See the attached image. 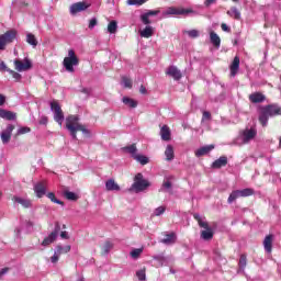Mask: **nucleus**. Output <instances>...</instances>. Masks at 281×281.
<instances>
[{
    "label": "nucleus",
    "instance_id": "f257e3e1",
    "mask_svg": "<svg viewBox=\"0 0 281 281\" xmlns=\"http://www.w3.org/2000/svg\"><path fill=\"white\" fill-rule=\"evenodd\" d=\"M78 122H80V117L78 115H68L66 117V128L69 131L72 139H78V131H81L83 135H90L89 130H87L85 125L79 124Z\"/></svg>",
    "mask_w": 281,
    "mask_h": 281
},
{
    "label": "nucleus",
    "instance_id": "f03ea898",
    "mask_svg": "<svg viewBox=\"0 0 281 281\" xmlns=\"http://www.w3.org/2000/svg\"><path fill=\"white\" fill-rule=\"evenodd\" d=\"M258 135L256 127L246 128L239 132L238 136L233 140L234 146H245Z\"/></svg>",
    "mask_w": 281,
    "mask_h": 281
},
{
    "label": "nucleus",
    "instance_id": "7ed1b4c3",
    "mask_svg": "<svg viewBox=\"0 0 281 281\" xmlns=\"http://www.w3.org/2000/svg\"><path fill=\"white\" fill-rule=\"evenodd\" d=\"M63 65L69 74H74L76 71L74 67H78V65H80V59L76 55V50H68V56L64 58Z\"/></svg>",
    "mask_w": 281,
    "mask_h": 281
},
{
    "label": "nucleus",
    "instance_id": "20e7f679",
    "mask_svg": "<svg viewBox=\"0 0 281 281\" xmlns=\"http://www.w3.org/2000/svg\"><path fill=\"white\" fill-rule=\"evenodd\" d=\"M147 188H150V182L144 179V175L137 173L134 178V183L130 188V192H144Z\"/></svg>",
    "mask_w": 281,
    "mask_h": 281
},
{
    "label": "nucleus",
    "instance_id": "39448f33",
    "mask_svg": "<svg viewBox=\"0 0 281 281\" xmlns=\"http://www.w3.org/2000/svg\"><path fill=\"white\" fill-rule=\"evenodd\" d=\"M50 111L54 113L55 122H57L59 126H63V122H65V114L63 113L60 104H58L56 101L50 102Z\"/></svg>",
    "mask_w": 281,
    "mask_h": 281
},
{
    "label": "nucleus",
    "instance_id": "423d86ee",
    "mask_svg": "<svg viewBox=\"0 0 281 281\" xmlns=\"http://www.w3.org/2000/svg\"><path fill=\"white\" fill-rule=\"evenodd\" d=\"M16 38V31L10 30L7 31L4 34L0 35V49H5V45H10V43H14Z\"/></svg>",
    "mask_w": 281,
    "mask_h": 281
},
{
    "label": "nucleus",
    "instance_id": "0eeeda50",
    "mask_svg": "<svg viewBox=\"0 0 281 281\" xmlns=\"http://www.w3.org/2000/svg\"><path fill=\"white\" fill-rule=\"evenodd\" d=\"M190 12L192 11L188 9L170 7L165 12H162V16L165 18L179 16V15L183 16L186 14H190Z\"/></svg>",
    "mask_w": 281,
    "mask_h": 281
},
{
    "label": "nucleus",
    "instance_id": "6e6552de",
    "mask_svg": "<svg viewBox=\"0 0 281 281\" xmlns=\"http://www.w3.org/2000/svg\"><path fill=\"white\" fill-rule=\"evenodd\" d=\"M60 234V224H56L54 231L42 241V247H49Z\"/></svg>",
    "mask_w": 281,
    "mask_h": 281
},
{
    "label": "nucleus",
    "instance_id": "1a4fd4ad",
    "mask_svg": "<svg viewBox=\"0 0 281 281\" xmlns=\"http://www.w3.org/2000/svg\"><path fill=\"white\" fill-rule=\"evenodd\" d=\"M33 190L37 199H43L45 194H47V184H45L43 181L36 182L33 186Z\"/></svg>",
    "mask_w": 281,
    "mask_h": 281
},
{
    "label": "nucleus",
    "instance_id": "9d476101",
    "mask_svg": "<svg viewBox=\"0 0 281 281\" xmlns=\"http://www.w3.org/2000/svg\"><path fill=\"white\" fill-rule=\"evenodd\" d=\"M16 71H27L32 67V61L27 58L24 61L15 59L14 60Z\"/></svg>",
    "mask_w": 281,
    "mask_h": 281
},
{
    "label": "nucleus",
    "instance_id": "9b49d317",
    "mask_svg": "<svg viewBox=\"0 0 281 281\" xmlns=\"http://www.w3.org/2000/svg\"><path fill=\"white\" fill-rule=\"evenodd\" d=\"M12 131H14V125L9 124L5 130H3L0 134L2 139V144H9L10 139H12Z\"/></svg>",
    "mask_w": 281,
    "mask_h": 281
},
{
    "label": "nucleus",
    "instance_id": "f8f14e48",
    "mask_svg": "<svg viewBox=\"0 0 281 281\" xmlns=\"http://www.w3.org/2000/svg\"><path fill=\"white\" fill-rule=\"evenodd\" d=\"M159 10H149L140 15V21L144 25H150V16H157Z\"/></svg>",
    "mask_w": 281,
    "mask_h": 281
},
{
    "label": "nucleus",
    "instance_id": "ddd939ff",
    "mask_svg": "<svg viewBox=\"0 0 281 281\" xmlns=\"http://www.w3.org/2000/svg\"><path fill=\"white\" fill-rule=\"evenodd\" d=\"M89 8L87 2H76L70 7V14H78V12H85Z\"/></svg>",
    "mask_w": 281,
    "mask_h": 281
},
{
    "label": "nucleus",
    "instance_id": "4468645a",
    "mask_svg": "<svg viewBox=\"0 0 281 281\" xmlns=\"http://www.w3.org/2000/svg\"><path fill=\"white\" fill-rule=\"evenodd\" d=\"M167 76H170L171 78H173V80H181L182 78V74L181 70H179V68H177V66H170L167 71H166Z\"/></svg>",
    "mask_w": 281,
    "mask_h": 281
},
{
    "label": "nucleus",
    "instance_id": "2eb2a0df",
    "mask_svg": "<svg viewBox=\"0 0 281 281\" xmlns=\"http://www.w3.org/2000/svg\"><path fill=\"white\" fill-rule=\"evenodd\" d=\"M262 110L270 116L273 117V115H280L281 114V108L272 104V105H266L262 108Z\"/></svg>",
    "mask_w": 281,
    "mask_h": 281
},
{
    "label": "nucleus",
    "instance_id": "dca6fc26",
    "mask_svg": "<svg viewBox=\"0 0 281 281\" xmlns=\"http://www.w3.org/2000/svg\"><path fill=\"white\" fill-rule=\"evenodd\" d=\"M225 166H227V156H221L218 159L213 161L211 168L220 170V168H225Z\"/></svg>",
    "mask_w": 281,
    "mask_h": 281
},
{
    "label": "nucleus",
    "instance_id": "f3484780",
    "mask_svg": "<svg viewBox=\"0 0 281 281\" xmlns=\"http://www.w3.org/2000/svg\"><path fill=\"white\" fill-rule=\"evenodd\" d=\"M263 249L267 254L273 250V235H267L263 239Z\"/></svg>",
    "mask_w": 281,
    "mask_h": 281
},
{
    "label": "nucleus",
    "instance_id": "a211bd4d",
    "mask_svg": "<svg viewBox=\"0 0 281 281\" xmlns=\"http://www.w3.org/2000/svg\"><path fill=\"white\" fill-rule=\"evenodd\" d=\"M231 69V76L234 78L236 74H238V69H240V58L238 56H235L233 59V63L229 66Z\"/></svg>",
    "mask_w": 281,
    "mask_h": 281
},
{
    "label": "nucleus",
    "instance_id": "6ab92c4d",
    "mask_svg": "<svg viewBox=\"0 0 281 281\" xmlns=\"http://www.w3.org/2000/svg\"><path fill=\"white\" fill-rule=\"evenodd\" d=\"M105 190L108 192H120L121 188H120V184H117V182H115V180L109 179L105 182Z\"/></svg>",
    "mask_w": 281,
    "mask_h": 281
},
{
    "label": "nucleus",
    "instance_id": "aec40b11",
    "mask_svg": "<svg viewBox=\"0 0 281 281\" xmlns=\"http://www.w3.org/2000/svg\"><path fill=\"white\" fill-rule=\"evenodd\" d=\"M249 100L252 102V104H260L261 102H265L267 98L260 92H254L249 95Z\"/></svg>",
    "mask_w": 281,
    "mask_h": 281
},
{
    "label": "nucleus",
    "instance_id": "412c9836",
    "mask_svg": "<svg viewBox=\"0 0 281 281\" xmlns=\"http://www.w3.org/2000/svg\"><path fill=\"white\" fill-rule=\"evenodd\" d=\"M212 150H214V145H206L200 147L198 150H195V157H203L204 155H209V153H212Z\"/></svg>",
    "mask_w": 281,
    "mask_h": 281
},
{
    "label": "nucleus",
    "instance_id": "4be33fe9",
    "mask_svg": "<svg viewBox=\"0 0 281 281\" xmlns=\"http://www.w3.org/2000/svg\"><path fill=\"white\" fill-rule=\"evenodd\" d=\"M12 200L14 201V203H19L20 205H22V207H25V209L32 207V200L30 199L13 196Z\"/></svg>",
    "mask_w": 281,
    "mask_h": 281
},
{
    "label": "nucleus",
    "instance_id": "5701e85b",
    "mask_svg": "<svg viewBox=\"0 0 281 281\" xmlns=\"http://www.w3.org/2000/svg\"><path fill=\"white\" fill-rule=\"evenodd\" d=\"M160 243H162V245H175V243H177V234H167L166 237L160 240Z\"/></svg>",
    "mask_w": 281,
    "mask_h": 281
},
{
    "label": "nucleus",
    "instance_id": "b1692460",
    "mask_svg": "<svg viewBox=\"0 0 281 281\" xmlns=\"http://www.w3.org/2000/svg\"><path fill=\"white\" fill-rule=\"evenodd\" d=\"M0 117H2V120H9V121L16 120V113L0 109Z\"/></svg>",
    "mask_w": 281,
    "mask_h": 281
},
{
    "label": "nucleus",
    "instance_id": "393cba45",
    "mask_svg": "<svg viewBox=\"0 0 281 281\" xmlns=\"http://www.w3.org/2000/svg\"><path fill=\"white\" fill-rule=\"evenodd\" d=\"M226 14L228 16H231L232 19H235V21H240L241 15H240V11L238 10V8L236 7H232Z\"/></svg>",
    "mask_w": 281,
    "mask_h": 281
},
{
    "label": "nucleus",
    "instance_id": "a878e982",
    "mask_svg": "<svg viewBox=\"0 0 281 281\" xmlns=\"http://www.w3.org/2000/svg\"><path fill=\"white\" fill-rule=\"evenodd\" d=\"M170 127L168 125H164L160 130V137L164 142H170Z\"/></svg>",
    "mask_w": 281,
    "mask_h": 281
},
{
    "label": "nucleus",
    "instance_id": "bb28decb",
    "mask_svg": "<svg viewBox=\"0 0 281 281\" xmlns=\"http://www.w3.org/2000/svg\"><path fill=\"white\" fill-rule=\"evenodd\" d=\"M210 41H211L212 45H214L216 47V49H218V47H221V37L218 36V34H216V32L212 31L210 33Z\"/></svg>",
    "mask_w": 281,
    "mask_h": 281
},
{
    "label": "nucleus",
    "instance_id": "cd10ccee",
    "mask_svg": "<svg viewBox=\"0 0 281 281\" xmlns=\"http://www.w3.org/2000/svg\"><path fill=\"white\" fill-rule=\"evenodd\" d=\"M155 29L153 26L147 25L143 31H140L142 38H150V36H154Z\"/></svg>",
    "mask_w": 281,
    "mask_h": 281
},
{
    "label": "nucleus",
    "instance_id": "c85d7f7f",
    "mask_svg": "<svg viewBox=\"0 0 281 281\" xmlns=\"http://www.w3.org/2000/svg\"><path fill=\"white\" fill-rule=\"evenodd\" d=\"M201 238L202 240H212V238H214V231H212V227H209V228H205V231H202Z\"/></svg>",
    "mask_w": 281,
    "mask_h": 281
},
{
    "label": "nucleus",
    "instance_id": "c756f323",
    "mask_svg": "<svg viewBox=\"0 0 281 281\" xmlns=\"http://www.w3.org/2000/svg\"><path fill=\"white\" fill-rule=\"evenodd\" d=\"M269 114L263 110V108L261 109L260 113H259V122L262 126H267V124H269Z\"/></svg>",
    "mask_w": 281,
    "mask_h": 281
},
{
    "label": "nucleus",
    "instance_id": "7c9ffc66",
    "mask_svg": "<svg viewBox=\"0 0 281 281\" xmlns=\"http://www.w3.org/2000/svg\"><path fill=\"white\" fill-rule=\"evenodd\" d=\"M193 218L198 222V224L200 225V227H202L203 229H207L210 227V225L207 224V222L205 221V217L200 216L198 213H195L193 215Z\"/></svg>",
    "mask_w": 281,
    "mask_h": 281
},
{
    "label": "nucleus",
    "instance_id": "2f4dec72",
    "mask_svg": "<svg viewBox=\"0 0 281 281\" xmlns=\"http://www.w3.org/2000/svg\"><path fill=\"white\" fill-rule=\"evenodd\" d=\"M165 156L167 161H172V159H175V147H172V145H167Z\"/></svg>",
    "mask_w": 281,
    "mask_h": 281
},
{
    "label": "nucleus",
    "instance_id": "473e14b6",
    "mask_svg": "<svg viewBox=\"0 0 281 281\" xmlns=\"http://www.w3.org/2000/svg\"><path fill=\"white\" fill-rule=\"evenodd\" d=\"M56 254H58L59 256H63V254H69L71 251V246L70 245H66V246H60L58 245L56 247Z\"/></svg>",
    "mask_w": 281,
    "mask_h": 281
},
{
    "label": "nucleus",
    "instance_id": "72a5a7b5",
    "mask_svg": "<svg viewBox=\"0 0 281 281\" xmlns=\"http://www.w3.org/2000/svg\"><path fill=\"white\" fill-rule=\"evenodd\" d=\"M123 150L124 153H128V155H131L133 159L137 156V147L135 146V144L124 147Z\"/></svg>",
    "mask_w": 281,
    "mask_h": 281
},
{
    "label": "nucleus",
    "instance_id": "f704fd0d",
    "mask_svg": "<svg viewBox=\"0 0 281 281\" xmlns=\"http://www.w3.org/2000/svg\"><path fill=\"white\" fill-rule=\"evenodd\" d=\"M123 104H125L126 106H130V109H136L137 101H135V99L124 97L123 98Z\"/></svg>",
    "mask_w": 281,
    "mask_h": 281
},
{
    "label": "nucleus",
    "instance_id": "c9c22d12",
    "mask_svg": "<svg viewBox=\"0 0 281 281\" xmlns=\"http://www.w3.org/2000/svg\"><path fill=\"white\" fill-rule=\"evenodd\" d=\"M26 43H29V45H32V47H36L38 45L36 36H34V34L32 33L26 34Z\"/></svg>",
    "mask_w": 281,
    "mask_h": 281
},
{
    "label": "nucleus",
    "instance_id": "e433bc0d",
    "mask_svg": "<svg viewBox=\"0 0 281 281\" xmlns=\"http://www.w3.org/2000/svg\"><path fill=\"white\" fill-rule=\"evenodd\" d=\"M64 196L68 201H78V199H80V196L78 194H76L71 191H64Z\"/></svg>",
    "mask_w": 281,
    "mask_h": 281
},
{
    "label": "nucleus",
    "instance_id": "4c0bfd02",
    "mask_svg": "<svg viewBox=\"0 0 281 281\" xmlns=\"http://www.w3.org/2000/svg\"><path fill=\"white\" fill-rule=\"evenodd\" d=\"M240 190H235L229 194L227 203L232 204L236 199H240Z\"/></svg>",
    "mask_w": 281,
    "mask_h": 281
},
{
    "label": "nucleus",
    "instance_id": "58836bf2",
    "mask_svg": "<svg viewBox=\"0 0 281 281\" xmlns=\"http://www.w3.org/2000/svg\"><path fill=\"white\" fill-rule=\"evenodd\" d=\"M134 159L135 161H138V164H140L142 166H146V164H148L149 161L148 157L139 154H136V156H134Z\"/></svg>",
    "mask_w": 281,
    "mask_h": 281
},
{
    "label": "nucleus",
    "instance_id": "ea45409f",
    "mask_svg": "<svg viewBox=\"0 0 281 281\" xmlns=\"http://www.w3.org/2000/svg\"><path fill=\"white\" fill-rule=\"evenodd\" d=\"M46 196L52 201V203H56L57 205H65V202L56 199V194L54 192H48Z\"/></svg>",
    "mask_w": 281,
    "mask_h": 281
},
{
    "label": "nucleus",
    "instance_id": "a19ab883",
    "mask_svg": "<svg viewBox=\"0 0 281 281\" xmlns=\"http://www.w3.org/2000/svg\"><path fill=\"white\" fill-rule=\"evenodd\" d=\"M239 194L243 198H245V196H252V194H255V191L251 188H246V189L239 190Z\"/></svg>",
    "mask_w": 281,
    "mask_h": 281
},
{
    "label": "nucleus",
    "instance_id": "79ce46f5",
    "mask_svg": "<svg viewBox=\"0 0 281 281\" xmlns=\"http://www.w3.org/2000/svg\"><path fill=\"white\" fill-rule=\"evenodd\" d=\"M108 32L110 34H115L117 32V22L116 21H111L108 25Z\"/></svg>",
    "mask_w": 281,
    "mask_h": 281
},
{
    "label": "nucleus",
    "instance_id": "37998d69",
    "mask_svg": "<svg viewBox=\"0 0 281 281\" xmlns=\"http://www.w3.org/2000/svg\"><path fill=\"white\" fill-rule=\"evenodd\" d=\"M144 251V249L142 248H136L134 250L131 251L130 256L134 259L137 260V258H139V256H142V252Z\"/></svg>",
    "mask_w": 281,
    "mask_h": 281
},
{
    "label": "nucleus",
    "instance_id": "c03bdc74",
    "mask_svg": "<svg viewBox=\"0 0 281 281\" xmlns=\"http://www.w3.org/2000/svg\"><path fill=\"white\" fill-rule=\"evenodd\" d=\"M122 85L126 89H132L133 88V81L128 77H123L122 78Z\"/></svg>",
    "mask_w": 281,
    "mask_h": 281
},
{
    "label": "nucleus",
    "instance_id": "a18cd8bd",
    "mask_svg": "<svg viewBox=\"0 0 281 281\" xmlns=\"http://www.w3.org/2000/svg\"><path fill=\"white\" fill-rule=\"evenodd\" d=\"M111 249H113V243H111L110 240L105 241L103 245V254H109Z\"/></svg>",
    "mask_w": 281,
    "mask_h": 281
},
{
    "label": "nucleus",
    "instance_id": "49530a36",
    "mask_svg": "<svg viewBox=\"0 0 281 281\" xmlns=\"http://www.w3.org/2000/svg\"><path fill=\"white\" fill-rule=\"evenodd\" d=\"M166 212V206H158L154 210L153 216H161Z\"/></svg>",
    "mask_w": 281,
    "mask_h": 281
},
{
    "label": "nucleus",
    "instance_id": "de8ad7c7",
    "mask_svg": "<svg viewBox=\"0 0 281 281\" xmlns=\"http://www.w3.org/2000/svg\"><path fill=\"white\" fill-rule=\"evenodd\" d=\"M247 267V255H241L239 258V269Z\"/></svg>",
    "mask_w": 281,
    "mask_h": 281
},
{
    "label": "nucleus",
    "instance_id": "09e8293b",
    "mask_svg": "<svg viewBox=\"0 0 281 281\" xmlns=\"http://www.w3.org/2000/svg\"><path fill=\"white\" fill-rule=\"evenodd\" d=\"M148 0H127V5H144Z\"/></svg>",
    "mask_w": 281,
    "mask_h": 281
},
{
    "label": "nucleus",
    "instance_id": "8fccbe9b",
    "mask_svg": "<svg viewBox=\"0 0 281 281\" xmlns=\"http://www.w3.org/2000/svg\"><path fill=\"white\" fill-rule=\"evenodd\" d=\"M170 178H167V181L162 182V188L161 190L168 191V190H172V182H170L169 180Z\"/></svg>",
    "mask_w": 281,
    "mask_h": 281
},
{
    "label": "nucleus",
    "instance_id": "3c124183",
    "mask_svg": "<svg viewBox=\"0 0 281 281\" xmlns=\"http://www.w3.org/2000/svg\"><path fill=\"white\" fill-rule=\"evenodd\" d=\"M136 276L138 278L139 281H144L146 280V270H138L136 272Z\"/></svg>",
    "mask_w": 281,
    "mask_h": 281
},
{
    "label": "nucleus",
    "instance_id": "603ef678",
    "mask_svg": "<svg viewBox=\"0 0 281 281\" xmlns=\"http://www.w3.org/2000/svg\"><path fill=\"white\" fill-rule=\"evenodd\" d=\"M7 71L14 78V80H21V74L16 72L12 69H7Z\"/></svg>",
    "mask_w": 281,
    "mask_h": 281
},
{
    "label": "nucleus",
    "instance_id": "864d4df0",
    "mask_svg": "<svg viewBox=\"0 0 281 281\" xmlns=\"http://www.w3.org/2000/svg\"><path fill=\"white\" fill-rule=\"evenodd\" d=\"M30 131H32L30 127H20L18 130V134L16 135H25L26 133H30Z\"/></svg>",
    "mask_w": 281,
    "mask_h": 281
},
{
    "label": "nucleus",
    "instance_id": "5fc2aeb1",
    "mask_svg": "<svg viewBox=\"0 0 281 281\" xmlns=\"http://www.w3.org/2000/svg\"><path fill=\"white\" fill-rule=\"evenodd\" d=\"M188 36H190V38H199V31L196 30L188 31Z\"/></svg>",
    "mask_w": 281,
    "mask_h": 281
},
{
    "label": "nucleus",
    "instance_id": "6e6d98bb",
    "mask_svg": "<svg viewBox=\"0 0 281 281\" xmlns=\"http://www.w3.org/2000/svg\"><path fill=\"white\" fill-rule=\"evenodd\" d=\"M95 25H98V19L92 18L89 22V30H93V27H95Z\"/></svg>",
    "mask_w": 281,
    "mask_h": 281
},
{
    "label": "nucleus",
    "instance_id": "4d7b16f0",
    "mask_svg": "<svg viewBox=\"0 0 281 281\" xmlns=\"http://www.w3.org/2000/svg\"><path fill=\"white\" fill-rule=\"evenodd\" d=\"M203 120H212V114L207 111H204L202 114V122Z\"/></svg>",
    "mask_w": 281,
    "mask_h": 281
},
{
    "label": "nucleus",
    "instance_id": "13d9d810",
    "mask_svg": "<svg viewBox=\"0 0 281 281\" xmlns=\"http://www.w3.org/2000/svg\"><path fill=\"white\" fill-rule=\"evenodd\" d=\"M59 258H60V255L56 254V250H55L54 256L50 258V262L56 263V262H58Z\"/></svg>",
    "mask_w": 281,
    "mask_h": 281
},
{
    "label": "nucleus",
    "instance_id": "bf43d9fd",
    "mask_svg": "<svg viewBox=\"0 0 281 281\" xmlns=\"http://www.w3.org/2000/svg\"><path fill=\"white\" fill-rule=\"evenodd\" d=\"M60 238H63L64 240H69V233H67V231H63L60 233Z\"/></svg>",
    "mask_w": 281,
    "mask_h": 281
},
{
    "label": "nucleus",
    "instance_id": "052dcab7",
    "mask_svg": "<svg viewBox=\"0 0 281 281\" xmlns=\"http://www.w3.org/2000/svg\"><path fill=\"white\" fill-rule=\"evenodd\" d=\"M154 260L159 261L160 267L164 266V257H162V256H155V257H154Z\"/></svg>",
    "mask_w": 281,
    "mask_h": 281
},
{
    "label": "nucleus",
    "instance_id": "680f3d73",
    "mask_svg": "<svg viewBox=\"0 0 281 281\" xmlns=\"http://www.w3.org/2000/svg\"><path fill=\"white\" fill-rule=\"evenodd\" d=\"M8 69H10V68H8V66L5 65V61H1L0 63V71H8Z\"/></svg>",
    "mask_w": 281,
    "mask_h": 281
},
{
    "label": "nucleus",
    "instance_id": "e2e57ef3",
    "mask_svg": "<svg viewBox=\"0 0 281 281\" xmlns=\"http://www.w3.org/2000/svg\"><path fill=\"white\" fill-rule=\"evenodd\" d=\"M8 271H10V268H2L0 270V280L5 276V273H8Z\"/></svg>",
    "mask_w": 281,
    "mask_h": 281
},
{
    "label": "nucleus",
    "instance_id": "0e129e2a",
    "mask_svg": "<svg viewBox=\"0 0 281 281\" xmlns=\"http://www.w3.org/2000/svg\"><path fill=\"white\" fill-rule=\"evenodd\" d=\"M221 27H222L223 32H232V29H229L228 25L225 23H222Z\"/></svg>",
    "mask_w": 281,
    "mask_h": 281
},
{
    "label": "nucleus",
    "instance_id": "69168bd1",
    "mask_svg": "<svg viewBox=\"0 0 281 281\" xmlns=\"http://www.w3.org/2000/svg\"><path fill=\"white\" fill-rule=\"evenodd\" d=\"M212 3H216V0H205V1H204V5H205L206 8H210V5H212Z\"/></svg>",
    "mask_w": 281,
    "mask_h": 281
},
{
    "label": "nucleus",
    "instance_id": "338daca9",
    "mask_svg": "<svg viewBox=\"0 0 281 281\" xmlns=\"http://www.w3.org/2000/svg\"><path fill=\"white\" fill-rule=\"evenodd\" d=\"M3 104H5V97L0 94V106H3Z\"/></svg>",
    "mask_w": 281,
    "mask_h": 281
},
{
    "label": "nucleus",
    "instance_id": "774afa93",
    "mask_svg": "<svg viewBox=\"0 0 281 281\" xmlns=\"http://www.w3.org/2000/svg\"><path fill=\"white\" fill-rule=\"evenodd\" d=\"M40 124H43V125L47 124V116L42 117L40 120Z\"/></svg>",
    "mask_w": 281,
    "mask_h": 281
}]
</instances>
